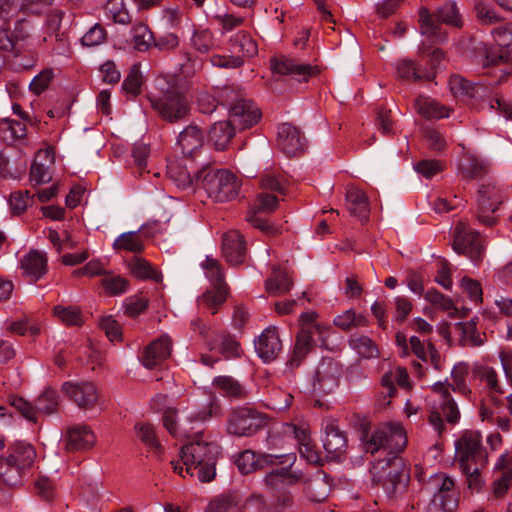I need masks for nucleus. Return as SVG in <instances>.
I'll list each match as a JSON object with an SVG mask.
<instances>
[{
  "label": "nucleus",
  "instance_id": "obj_62",
  "mask_svg": "<svg viewBox=\"0 0 512 512\" xmlns=\"http://www.w3.org/2000/svg\"><path fill=\"white\" fill-rule=\"evenodd\" d=\"M54 0H14L21 12L27 14H41L46 8L52 6Z\"/></svg>",
  "mask_w": 512,
  "mask_h": 512
},
{
  "label": "nucleus",
  "instance_id": "obj_7",
  "mask_svg": "<svg viewBox=\"0 0 512 512\" xmlns=\"http://www.w3.org/2000/svg\"><path fill=\"white\" fill-rule=\"evenodd\" d=\"M219 101L229 108V121L236 130H245L255 125L261 118L260 109L245 98L240 89L227 86L219 91Z\"/></svg>",
  "mask_w": 512,
  "mask_h": 512
},
{
  "label": "nucleus",
  "instance_id": "obj_25",
  "mask_svg": "<svg viewBox=\"0 0 512 512\" xmlns=\"http://www.w3.org/2000/svg\"><path fill=\"white\" fill-rule=\"evenodd\" d=\"M65 448L69 452L90 449L96 442L93 431L86 425L70 427L64 436Z\"/></svg>",
  "mask_w": 512,
  "mask_h": 512
},
{
  "label": "nucleus",
  "instance_id": "obj_18",
  "mask_svg": "<svg viewBox=\"0 0 512 512\" xmlns=\"http://www.w3.org/2000/svg\"><path fill=\"white\" fill-rule=\"evenodd\" d=\"M296 455L293 453L273 455L268 453H256L252 450H245L239 454L235 464L241 474H249L256 469H263L268 466L284 463L294 464Z\"/></svg>",
  "mask_w": 512,
  "mask_h": 512
},
{
  "label": "nucleus",
  "instance_id": "obj_43",
  "mask_svg": "<svg viewBox=\"0 0 512 512\" xmlns=\"http://www.w3.org/2000/svg\"><path fill=\"white\" fill-rule=\"evenodd\" d=\"M27 129L23 122L4 118L0 120V138L8 143L20 140L26 136Z\"/></svg>",
  "mask_w": 512,
  "mask_h": 512
},
{
  "label": "nucleus",
  "instance_id": "obj_52",
  "mask_svg": "<svg viewBox=\"0 0 512 512\" xmlns=\"http://www.w3.org/2000/svg\"><path fill=\"white\" fill-rule=\"evenodd\" d=\"M479 415L483 422L495 425L502 432L512 431V417L510 415H495L494 412L485 405L481 406Z\"/></svg>",
  "mask_w": 512,
  "mask_h": 512
},
{
  "label": "nucleus",
  "instance_id": "obj_58",
  "mask_svg": "<svg viewBox=\"0 0 512 512\" xmlns=\"http://www.w3.org/2000/svg\"><path fill=\"white\" fill-rule=\"evenodd\" d=\"M397 77L404 81H417L422 78L416 64L408 59L400 60L396 66Z\"/></svg>",
  "mask_w": 512,
  "mask_h": 512
},
{
  "label": "nucleus",
  "instance_id": "obj_8",
  "mask_svg": "<svg viewBox=\"0 0 512 512\" xmlns=\"http://www.w3.org/2000/svg\"><path fill=\"white\" fill-rule=\"evenodd\" d=\"M221 414V407L215 399H211L205 407L199 410L189 411L184 421H177V410L168 407L163 413V425L175 438L187 437L192 427L188 424L202 423Z\"/></svg>",
  "mask_w": 512,
  "mask_h": 512
},
{
  "label": "nucleus",
  "instance_id": "obj_31",
  "mask_svg": "<svg viewBox=\"0 0 512 512\" xmlns=\"http://www.w3.org/2000/svg\"><path fill=\"white\" fill-rule=\"evenodd\" d=\"M206 345L211 351L218 349L227 358L239 357L240 355L239 343L233 336L224 331H213L212 338L206 341Z\"/></svg>",
  "mask_w": 512,
  "mask_h": 512
},
{
  "label": "nucleus",
  "instance_id": "obj_40",
  "mask_svg": "<svg viewBox=\"0 0 512 512\" xmlns=\"http://www.w3.org/2000/svg\"><path fill=\"white\" fill-rule=\"evenodd\" d=\"M395 383L401 387H408V373L405 368L398 367L394 372H386L381 378V386L383 394L389 398L393 397L396 393Z\"/></svg>",
  "mask_w": 512,
  "mask_h": 512
},
{
  "label": "nucleus",
  "instance_id": "obj_64",
  "mask_svg": "<svg viewBox=\"0 0 512 512\" xmlns=\"http://www.w3.org/2000/svg\"><path fill=\"white\" fill-rule=\"evenodd\" d=\"M236 507V502L231 496L221 495L211 500L205 512H231Z\"/></svg>",
  "mask_w": 512,
  "mask_h": 512
},
{
  "label": "nucleus",
  "instance_id": "obj_12",
  "mask_svg": "<svg viewBox=\"0 0 512 512\" xmlns=\"http://www.w3.org/2000/svg\"><path fill=\"white\" fill-rule=\"evenodd\" d=\"M456 461L459 466H486L488 455L482 445L479 431L467 430L455 442Z\"/></svg>",
  "mask_w": 512,
  "mask_h": 512
},
{
  "label": "nucleus",
  "instance_id": "obj_29",
  "mask_svg": "<svg viewBox=\"0 0 512 512\" xmlns=\"http://www.w3.org/2000/svg\"><path fill=\"white\" fill-rule=\"evenodd\" d=\"M20 268L23 274L36 282L47 273L46 253L38 250H31L24 255L20 261Z\"/></svg>",
  "mask_w": 512,
  "mask_h": 512
},
{
  "label": "nucleus",
  "instance_id": "obj_37",
  "mask_svg": "<svg viewBox=\"0 0 512 512\" xmlns=\"http://www.w3.org/2000/svg\"><path fill=\"white\" fill-rule=\"evenodd\" d=\"M127 269L135 278L141 280H152L156 283L162 281V274L143 258L133 257L128 261Z\"/></svg>",
  "mask_w": 512,
  "mask_h": 512
},
{
  "label": "nucleus",
  "instance_id": "obj_1",
  "mask_svg": "<svg viewBox=\"0 0 512 512\" xmlns=\"http://www.w3.org/2000/svg\"><path fill=\"white\" fill-rule=\"evenodd\" d=\"M366 452L376 453L388 449L389 457L378 461L372 468L373 479L381 483L387 493H393L402 482L405 474L403 459L396 455L407 445V436L400 423H388L377 427L370 435L362 437Z\"/></svg>",
  "mask_w": 512,
  "mask_h": 512
},
{
  "label": "nucleus",
  "instance_id": "obj_13",
  "mask_svg": "<svg viewBox=\"0 0 512 512\" xmlns=\"http://www.w3.org/2000/svg\"><path fill=\"white\" fill-rule=\"evenodd\" d=\"M453 250L468 257L473 263L479 264L484 256L485 247L480 234L473 230L469 223L459 221L453 231Z\"/></svg>",
  "mask_w": 512,
  "mask_h": 512
},
{
  "label": "nucleus",
  "instance_id": "obj_34",
  "mask_svg": "<svg viewBox=\"0 0 512 512\" xmlns=\"http://www.w3.org/2000/svg\"><path fill=\"white\" fill-rule=\"evenodd\" d=\"M438 17H434L426 8L419 10L420 32L422 35L435 42H443L446 39V33L442 31L439 25Z\"/></svg>",
  "mask_w": 512,
  "mask_h": 512
},
{
  "label": "nucleus",
  "instance_id": "obj_59",
  "mask_svg": "<svg viewBox=\"0 0 512 512\" xmlns=\"http://www.w3.org/2000/svg\"><path fill=\"white\" fill-rule=\"evenodd\" d=\"M462 473L466 476V482L468 488L473 492H478L482 488L483 479L481 477V471L485 466L467 465L459 466Z\"/></svg>",
  "mask_w": 512,
  "mask_h": 512
},
{
  "label": "nucleus",
  "instance_id": "obj_35",
  "mask_svg": "<svg viewBox=\"0 0 512 512\" xmlns=\"http://www.w3.org/2000/svg\"><path fill=\"white\" fill-rule=\"evenodd\" d=\"M287 466L273 469L265 476V483L272 489H277L282 486L292 485L301 479V474L291 470L293 464L286 463Z\"/></svg>",
  "mask_w": 512,
  "mask_h": 512
},
{
  "label": "nucleus",
  "instance_id": "obj_17",
  "mask_svg": "<svg viewBox=\"0 0 512 512\" xmlns=\"http://www.w3.org/2000/svg\"><path fill=\"white\" fill-rule=\"evenodd\" d=\"M11 405L28 421L36 423L39 413L52 414L59 406V396L53 389H45L32 405L23 398H14Z\"/></svg>",
  "mask_w": 512,
  "mask_h": 512
},
{
  "label": "nucleus",
  "instance_id": "obj_14",
  "mask_svg": "<svg viewBox=\"0 0 512 512\" xmlns=\"http://www.w3.org/2000/svg\"><path fill=\"white\" fill-rule=\"evenodd\" d=\"M504 195L500 187L495 184H482L478 190L476 219L478 223L491 227L497 223L495 215L503 202Z\"/></svg>",
  "mask_w": 512,
  "mask_h": 512
},
{
  "label": "nucleus",
  "instance_id": "obj_57",
  "mask_svg": "<svg viewBox=\"0 0 512 512\" xmlns=\"http://www.w3.org/2000/svg\"><path fill=\"white\" fill-rule=\"evenodd\" d=\"M449 87L455 97H475L476 87L460 75H453L450 77Z\"/></svg>",
  "mask_w": 512,
  "mask_h": 512
},
{
  "label": "nucleus",
  "instance_id": "obj_4",
  "mask_svg": "<svg viewBox=\"0 0 512 512\" xmlns=\"http://www.w3.org/2000/svg\"><path fill=\"white\" fill-rule=\"evenodd\" d=\"M216 454V446L203 440L202 435L197 433L181 448L180 460L187 475L205 483L212 481L216 476Z\"/></svg>",
  "mask_w": 512,
  "mask_h": 512
},
{
  "label": "nucleus",
  "instance_id": "obj_56",
  "mask_svg": "<svg viewBox=\"0 0 512 512\" xmlns=\"http://www.w3.org/2000/svg\"><path fill=\"white\" fill-rule=\"evenodd\" d=\"M137 436L154 453L161 454L163 448L156 436L154 427L150 424L142 423L136 425Z\"/></svg>",
  "mask_w": 512,
  "mask_h": 512
},
{
  "label": "nucleus",
  "instance_id": "obj_16",
  "mask_svg": "<svg viewBox=\"0 0 512 512\" xmlns=\"http://www.w3.org/2000/svg\"><path fill=\"white\" fill-rule=\"evenodd\" d=\"M270 67L273 73L290 76L298 82H308L310 78L320 73L317 65L305 63L298 58L287 55L272 57Z\"/></svg>",
  "mask_w": 512,
  "mask_h": 512
},
{
  "label": "nucleus",
  "instance_id": "obj_27",
  "mask_svg": "<svg viewBox=\"0 0 512 512\" xmlns=\"http://www.w3.org/2000/svg\"><path fill=\"white\" fill-rule=\"evenodd\" d=\"M323 447L333 460L340 459L346 453L347 438L334 422H328L325 426Z\"/></svg>",
  "mask_w": 512,
  "mask_h": 512
},
{
  "label": "nucleus",
  "instance_id": "obj_55",
  "mask_svg": "<svg viewBox=\"0 0 512 512\" xmlns=\"http://www.w3.org/2000/svg\"><path fill=\"white\" fill-rule=\"evenodd\" d=\"M168 176L169 178L179 187L182 189H186L188 187H191L194 182L196 183V176L192 177L190 173L188 172L187 168L176 164L171 163L168 166Z\"/></svg>",
  "mask_w": 512,
  "mask_h": 512
},
{
  "label": "nucleus",
  "instance_id": "obj_47",
  "mask_svg": "<svg viewBox=\"0 0 512 512\" xmlns=\"http://www.w3.org/2000/svg\"><path fill=\"white\" fill-rule=\"evenodd\" d=\"M333 323L339 329L347 331L353 328L366 327L368 321L362 314H357L355 310L348 309L342 314L336 316Z\"/></svg>",
  "mask_w": 512,
  "mask_h": 512
},
{
  "label": "nucleus",
  "instance_id": "obj_10",
  "mask_svg": "<svg viewBox=\"0 0 512 512\" xmlns=\"http://www.w3.org/2000/svg\"><path fill=\"white\" fill-rule=\"evenodd\" d=\"M230 47L232 52L241 55H219L215 54L210 61L213 66L234 69L244 64V59H250L258 55V44L256 40L246 31H239L230 38Z\"/></svg>",
  "mask_w": 512,
  "mask_h": 512
},
{
  "label": "nucleus",
  "instance_id": "obj_28",
  "mask_svg": "<svg viewBox=\"0 0 512 512\" xmlns=\"http://www.w3.org/2000/svg\"><path fill=\"white\" fill-rule=\"evenodd\" d=\"M313 337L314 335H312L310 328L299 329L296 335L294 347L286 362L288 367L294 369L301 365L306 356L314 348L315 343Z\"/></svg>",
  "mask_w": 512,
  "mask_h": 512
},
{
  "label": "nucleus",
  "instance_id": "obj_51",
  "mask_svg": "<svg viewBox=\"0 0 512 512\" xmlns=\"http://www.w3.org/2000/svg\"><path fill=\"white\" fill-rule=\"evenodd\" d=\"M63 15V12L60 10H51L47 14L43 24L45 36L39 40V45L48 42L53 36L63 33V31H61Z\"/></svg>",
  "mask_w": 512,
  "mask_h": 512
},
{
  "label": "nucleus",
  "instance_id": "obj_6",
  "mask_svg": "<svg viewBox=\"0 0 512 512\" xmlns=\"http://www.w3.org/2000/svg\"><path fill=\"white\" fill-rule=\"evenodd\" d=\"M196 186L202 188L213 201L226 202L238 196L242 181L227 169L207 167L196 173Z\"/></svg>",
  "mask_w": 512,
  "mask_h": 512
},
{
  "label": "nucleus",
  "instance_id": "obj_2",
  "mask_svg": "<svg viewBox=\"0 0 512 512\" xmlns=\"http://www.w3.org/2000/svg\"><path fill=\"white\" fill-rule=\"evenodd\" d=\"M469 365L459 362L453 366L450 380L437 382L433 385L431 396L433 404L429 414V422L435 431L441 435L445 430L442 416L445 420L454 425L459 421L460 411L450 390L463 396H469L471 389L468 385Z\"/></svg>",
  "mask_w": 512,
  "mask_h": 512
},
{
  "label": "nucleus",
  "instance_id": "obj_38",
  "mask_svg": "<svg viewBox=\"0 0 512 512\" xmlns=\"http://www.w3.org/2000/svg\"><path fill=\"white\" fill-rule=\"evenodd\" d=\"M415 109L425 118H445L449 117L450 110L436 102L435 100L420 96L415 100Z\"/></svg>",
  "mask_w": 512,
  "mask_h": 512
},
{
  "label": "nucleus",
  "instance_id": "obj_32",
  "mask_svg": "<svg viewBox=\"0 0 512 512\" xmlns=\"http://www.w3.org/2000/svg\"><path fill=\"white\" fill-rule=\"evenodd\" d=\"M204 143V134L200 128L195 125L187 126L182 132H180L177 144L181 148V151L186 156H193Z\"/></svg>",
  "mask_w": 512,
  "mask_h": 512
},
{
  "label": "nucleus",
  "instance_id": "obj_36",
  "mask_svg": "<svg viewBox=\"0 0 512 512\" xmlns=\"http://www.w3.org/2000/svg\"><path fill=\"white\" fill-rule=\"evenodd\" d=\"M235 132L236 129L229 120L219 121L212 125L209 131V140L217 150H225L234 137Z\"/></svg>",
  "mask_w": 512,
  "mask_h": 512
},
{
  "label": "nucleus",
  "instance_id": "obj_19",
  "mask_svg": "<svg viewBox=\"0 0 512 512\" xmlns=\"http://www.w3.org/2000/svg\"><path fill=\"white\" fill-rule=\"evenodd\" d=\"M172 344L167 334L159 336L144 347L139 356L140 362L148 369L163 365L171 355Z\"/></svg>",
  "mask_w": 512,
  "mask_h": 512
},
{
  "label": "nucleus",
  "instance_id": "obj_30",
  "mask_svg": "<svg viewBox=\"0 0 512 512\" xmlns=\"http://www.w3.org/2000/svg\"><path fill=\"white\" fill-rule=\"evenodd\" d=\"M409 344L411 346L412 354L421 361L430 363L436 370H440L442 367L441 356L431 341H428L427 345H425L420 338L412 336L409 339Z\"/></svg>",
  "mask_w": 512,
  "mask_h": 512
},
{
  "label": "nucleus",
  "instance_id": "obj_20",
  "mask_svg": "<svg viewBox=\"0 0 512 512\" xmlns=\"http://www.w3.org/2000/svg\"><path fill=\"white\" fill-rule=\"evenodd\" d=\"M474 374L483 384L488 400L494 406H501L506 390L497 370L488 365H480L474 369Z\"/></svg>",
  "mask_w": 512,
  "mask_h": 512
},
{
  "label": "nucleus",
  "instance_id": "obj_45",
  "mask_svg": "<svg viewBox=\"0 0 512 512\" xmlns=\"http://www.w3.org/2000/svg\"><path fill=\"white\" fill-rule=\"evenodd\" d=\"M113 248L118 251L140 253L144 250V243L137 232L130 231L119 235L113 243Z\"/></svg>",
  "mask_w": 512,
  "mask_h": 512
},
{
  "label": "nucleus",
  "instance_id": "obj_21",
  "mask_svg": "<svg viewBox=\"0 0 512 512\" xmlns=\"http://www.w3.org/2000/svg\"><path fill=\"white\" fill-rule=\"evenodd\" d=\"M62 391L79 408L91 409L98 401L99 395L96 386L91 382H65Z\"/></svg>",
  "mask_w": 512,
  "mask_h": 512
},
{
  "label": "nucleus",
  "instance_id": "obj_61",
  "mask_svg": "<svg viewBox=\"0 0 512 512\" xmlns=\"http://www.w3.org/2000/svg\"><path fill=\"white\" fill-rule=\"evenodd\" d=\"M106 13L114 22L125 24L130 21L129 13L125 8L124 0H108L105 6Z\"/></svg>",
  "mask_w": 512,
  "mask_h": 512
},
{
  "label": "nucleus",
  "instance_id": "obj_22",
  "mask_svg": "<svg viewBox=\"0 0 512 512\" xmlns=\"http://www.w3.org/2000/svg\"><path fill=\"white\" fill-rule=\"evenodd\" d=\"M340 373V365L337 361L331 358L323 359L315 372L314 390L325 394L331 393L338 387Z\"/></svg>",
  "mask_w": 512,
  "mask_h": 512
},
{
  "label": "nucleus",
  "instance_id": "obj_54",
  "mask_svg": "<svg viewBox=\"0 0 512 512\" xmlns=\"http://www.w3.org/2000/svg\"><path fill=\"white\" fill-rule=\"evenodd\" d=\"M317 313L308 311L304 312L299 317L300 329L310 328L312 335H318L319 338L324 341L326 337L329 326L324 323L316 322Z\"/></svg>",
  "mask_w": 512,
  "mask_h": 512
},
{
  "label": "nucleus",
  "instance_id": "obj_48",
  "mask_svg": "<svg viewBox=\"0 0 512 512\" xmlns=\"http://www.w3.org/2000/svg\"><path fill=\"white\" fill-rule=\"evenodd\" d=\"M132 44L138 51H147L152 43L154 37L149 27L144 23L135 24L131 30Z\"/></svg>",
  "mask_w": 512,
  "mask_h": 512
},
{
  "label": "nucleus",
  "instance_id": "obj_46",
  "mask_svg": "<svg viewBox=\"0 0 512 512\" xmlns=\"http://www.w3.org/2000/svg\"><path fill=\"white\" fill-rule=\"evenodd\" d=\"M102 276L101 285L109 296L121 295L128 290L129 281L126 278L106 270Z\"/></svg>",
  "mask_w": 512,
  "mask_h": 512
},
{
  "label": "nucleus",
  "instance_id": "obj_9",
  "mask_svg": "<svg viewBox=\"0 0 512 512\" xmlns=\"http://www.w3.org/2000/svg\"><path fill=\"white\" fill-rule=\"evenodd\" d=\"M36 24L26 18L19 19L14 24L13 31L8 27L0 29V50L11 52L18 56L23 51L33 50L35 39L33 37Z\"/></svg>",
  "mask_w": 512,
  "mask_h": 512
},
{
  "label": "nucleus",
  "instance_id": "obj_24",
  "mask_svg": "<svg viewBox=\"0 0 512 512\" xmlns=\"http://www.w3.org/2000/svg\"><path fill=\"white\" fill-rule=\"evenodd\" d=\"M277 145L287 156H296L304 149V138L297 127L282 123L278 126Z\"/></svg>",
  "mask_w": 512,
  "mask_h": 512
},
{
  "label": "nucleus",
  "instance_id": "obj_53",
  "mask_svg": "<svg viewBox=\"0 0 512 512\" xmlns=\"http://www.w3.org/2000/svg\"><path fill=\"white\" fill-rule=\"evenodd\" d=\"M437 17L441 23H445L452 27L461 28L463 25V20L454 1H448L439 8L437 11Z\"/></svg>",
  "mask_w": 512,
  "mask_h": 512
},
{
  "label": "nucleus",
  "instance_id": "obj_26",
  "mask_svg": "<svg viewBox=\"0 0 512 512\" xmlns=\"http://www.w3.org/2000/svg\"><path fill=\"white\" fill-rule=\"evenodd\" d=\"M222 253L226 261L231 265H238L244 262L246 245L243 236L238 231L231 230L223 235Z\"/></svg>",
  "mask_w": 512,
  "mask_h": 512
},
{
  "label": "nucleus",
  "instance_id": "obj_63",
  "mask_svg": "<svg viewBox=\"0 0 512 512\" xmlns=\"http://www.w3.org/2000/svg\"><path fill=\"white\" fill-rule=\"evenodd\" d=\"M106 39V31L100 24L93 25L81 38L84 46L93 47L102 44Z\"/></svg>",
  "mask_w": 512,
  "mask_h": 512
},
{
  "label": "nucleus",
  "instance_id": "obj_3",
  "mask_svg": "<svg viewBox=\"0 0 512 512\" xmlns=\"http://www.w3.org/2000/svg\"><path fill=\"white\" fill-rule=\"evenodd\" d=\"M152 109L169 123H177L188 117L191 111L190 100L184 89L165 80L157 81L155 92L147 95Z\"/></svg>",
  "mask_w": 512,
  "mask_h": 512
},
{
  "label": "nucleus",
  "instance_id": "obj_11",
  "mask_svg": "<svg viewBox=\"0 0 512 512\" xmlns=\"http://www.w3.org/2000/svg\"><path fill=\"white\" fill-rule=\"evenodd\" d=\"M492 33L500 49L487 53L484 66L497 68L502 78L512 73V22L495 28Z\"/></svg>",
  "mask_w": 512,
  "mask_h": 512
},
{
  "label": "nucleus",
  "instance_id": "obj_50",
  "mask_svg": "<svg viewBox=\"0 0 512 512\" xmlns=\"http://www.w3.org/2000/svg\"><path fill=\"white\" fill-rule=\"evenodd\" d=\"M201 266L205 271V275L209 279L211 286L227 287L224 281V274L222 271L221 264L217 259H214L212 256H206Z\"/></svg>",
  "mask_w": 512,
  "mask_h": 512
},
{
  "label": "nucleus",
  "instance_id": "obj_5",
  "mask_svg": "<svg viewBox=\"0 0 512 512\" xmlns=\"http://www.w3.org/2000/svg\"><path fill=\"white\" fill-rule=\"evenodd\" d=\"M35 456V450L30 444L14 443L0 455V479L11 487L22 485L29 474Z\"/></svg>",
  "mask_w": 512,
  "mask_h": 512
},
{
  "label": "nucleus",
  "instance_id": "obj_23",
  "mask_svg": "<svg viewBox=\"0 0 512 512\" xmlns=\"http://www.w3.org/2000/svg\"><path fill=\"white\" fill-rule=\"evenodd\" d=\"M254 345L258 356L264 362H271L276 359L282 351V342L277 327L270 326L266 328L255 340Z\"/></svg>",
  "mask_w": 512,
  "mask_h": 512
},
{
  "label": "nucleus",
  "instance_id": "obj_15",
  "mask_svg": "<svg viewBox=\"0 0 512 512\" xmlns=\"http://www.w3.org/2000/svg\"><path fill=\"white\" fill-rule=\"evenodd\" d=\"M267 417L250 408L233 411L228 419L227 432L235 436H251L265 427Z\"/></svg>",
  "mask_w": 512,
  "mask_h": 512
},
{
  "label": "nucleus",
  "instance_id": "obj_49",
  "mask_svg": "<svg viewBox=\"0 0 512 512\" xmlns=\"http://www.w3.org/2000/svg\"><path fill=\"white\" fill-rule=\"evenodd\" d=\"M53 313L67 326H81L84 322L82 311L77 306L57 305L54 307Z\"/></svg>",
  "mask_w": 512,
  "mask_h": 512
},
{
  "label": "nucleus",
  "instance_id": "obj_42",
  "mask_svg": "<svg viewBox=\"0 0 512 512\" xmlns=\"http://www.w3.org/2000/svg\"><path fill=\"white\" fill-rule=\"evenodd\" d=\"M227 287H213L206 290L199 298L198 305L203 306L212 311L215 314L220 305H222L227 298Z\"/></svg>",
  "mask_w": 512,
  "mask_h": 512
},
{
  "label": "nucleus",
  "instance_id": "obj_60",
  "mask_svg": "<svg viewBox=\"0 0 512 512\" xmlns=\"http://www.w3.org/2000/svg\"><path fill=\"white\" fill-rule=\"evenodd\" d=\"M213 20L221 27L222 33H227L241 26L244 18L228 12H217L213 15Z\"/></svg>",
  "mask_w": 512,
  "mask_h": 512
},
{
  "label": "nucleus",
  "instance_id": "obj_44",
  "mask_svg": "<svg viewBox=\"0 0 512 512\" xmlns=\"http://www.w3.org/2000/svg\"><path fill=\"white\" fill-rule=\"evenodd\" d=\"M349 346L363 358L371 359L379 356V350L374 341L366 335H353L349 339Z\"/></svg>",
  "mask_w": 512,
  "mask_h": 512
},
{
  "label": "nucleus",
  "instance_id": "obj_39",
  "mask_svg": "<svg viewBox=\"0 0 512 512\" xmlns=\"http://www.w3.org/2000/svg\"><path fill=\"white\" fill-rule=\"evenodd\" d=\"M293 283L288 274L280 268L273 269L272 275L265 281V289L271 296L287 293Z\"/></svg>",
  "mask_w": 512,
  "mask_h": 512
},
{
  "label": "nucleus",
  "instance_id": "obj_41",
  "mask_svg": "<svg viewBox=\"0 0 512 512\" xmlns=\"http://www.w3.org/2000/svg\"><path fill=\"white\" fill-rule=\"evenodd\" d=\"M213 385L224 396L230 398L244 399L247 396L246 389L231 376H217L213 380Z\"/></svg>",
  "mask_w": 512,
  "mask_h": 512
},
{
  "label": "nucleus",
  "instance_id": "obj_33",
  "mask_svg": "<svg viewBox=\"0 0 512 512\" xmlns=\"http://www.w3.org/2000/svg\"><path fill=\"white\" fill-rule=\"evenodd\" d=\"M346 203L350 214L363 220L370 212L368 197L364 191L357 187H349L346 192Z\"/></svg>",
  "mask_w": 512,
  "mask_h": 512
}]
</instances>
